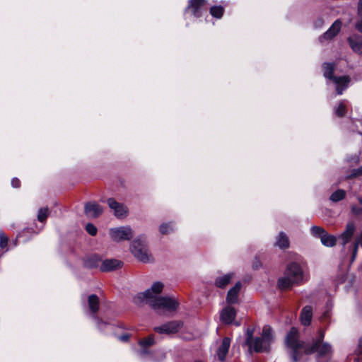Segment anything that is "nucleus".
<instances>
[{"label": "nucleus", "instance_id": "obj_1", "mask_svg": "<svg viewBox=\"0 0 362 362\" xmlns=\"http://www.w3.org/2000/svg\"><path fill=\"white\" fill-rule=\"evenodd\" d=\"M323 337L324 334L320 331L317 339L306 344L299 340L297 329L292 327L286 336V343L293 361L298 362L304 354L316 353L317 362H320L321 359L327 362L332 354V347L329 344L322 341Z\"/></svg>", "mask_w": 362, "mask_h": 362}, {"label": "nucleus", "instance_id": "obj_2", "mask_svg": "<svg viewBox=\"0 0 362 362\" xmlns=\"http://www.w3.org/2000/svg\"><path fill=\"white\" fill-rule=\"evenodd\" d=\"M164 285L160 281L152 284L150 288L139 293L134 299L135 303L145 302L154 310H162L172 312L177 310L179 303L173 297L160 296Z\"/></svg>", "mask_w": 362, "mask_h": 362}, {"label": "nucleus", "instance_id": "obj_3", "mask_svg": "<svg viewBox=\"0 0 362 362\" xmlns=\"http://www.w3.org/2000/svg\"><path fill=\"white\" fill-rule=\"evenodd\" d=\"M254 328L249 327L246 330V339L245 344L248 346L250 351L265 352L269 351L272 341V331L269 326H264L262 336L253 338Z\"/></svg>", "mask_w": 362, "mask_h": 362}, {"label": "nucleus", "instance_id": "obj_4", "mask_svg": "<svg viewBox=\"0 0 362 362\" xmlns=\"http://www.w3.org/2000/svg\"><path fill=\"white\" fill-rule=\"evenodd\" d=\"M303 280V270L296 262L289 264L284 272V274L278 281L280 289L286 290L294 285L300 284Z\"/></svg>", "mask_w": 362, "mask_h": 362}, {"label": "nucleus", "instance_id": "obj_5", "mask_svg": "<svg viewBox=\"0 0 362 362\" xmlns=\"http://www.w3.org/2000/svg\"><path fill=\"white\" fill-rule=\"evenodd\" d=\"M324 76L326 78L331 80L336 85V90L338 95H341L343 91L347 88L350 83V78L349 76H334L333 71L334 65L330 63H326L323 65Z\"/></svg>", "mask_w": 362, "mask_h": 362}, {"label": "nucleus", "instance_id": "obj_6", "mask_svg": "<svg viewBox=\"0 0 362 362\" xmlns=\"http://www.w3.org/2000/svg\"><path fill=\"white\" fill-rule=\"evenodd\" d=\"M132 255L140 262L146 263L153 261L151 254L149 252L145 240L137 238L134 240L130 247Z\"/></svg>", "mask_w": 362, "mask_h": 362}, {"label": "nucleus", "instance_id": "obj_7", "mask_svg": "<svg viewBox=\"0 0 362 362\" xmlns=\"http://www.w3.org/2000/svg\"><path fill=\"white\" fill-rule=\"evenodd\" d=\"M109 235L112 240L121 242L130 240L134 236V231L129 226L115 227L109 230Z\"/></svg>", "mask_w": 362, "mask_h": 362}, {"label": "nucleus", "instance_id": "obj_8", "mask_svg": "<svg viewBox=\"0 0 362 362\" xmlns=\"http://www.w3.org/2000/svg\"><path fill=\"white\" fill-rule=\"evenodd\" d=\"M310 232L313 236L320 238L323 245L326 247H333L335 245L337 242L336 237L328 234L324 228L313 226L310 228Z\"/></svg>", "mask_w": 362, "mask_h": 362}, {"label": "nucleus", "instance_id": "obj_9", "mask_svg": "<svg viewBox=\"0 0 362 362\" xmlns=\"http://www.w3.org/2000/svg\"><path fill=\"white\" fill-rule=\"evenodd\" d=\"M107 204L117 218H124L128 215V208L124 204L117 202L115 199H107Z\"/></svg>", "mask_w": 362, "mask_h": 362}, {"label": "nucleus", "instance_id": "obj_10", "mask_svg": "<svg viewBox=\"0 0 362 362\" xmlns=\"http://www.w3.org/2000/svg\"><path fill=\"white\" fill-rule=\"evenodd\" d=\"M182 325L183 324L180 321H172L161 326L156 327L154 329L156 332L160 334H174L177 332Z\"/></svg>", "mask_w": 362, "mask_h": 362}, {"label": "nucleus", "instance_id": "obj_11", "mask_svg": "<svg viewBox=\"0 0 362 362\" xmlns=\"http://www.w3.org/2000/svg\"><path fill=\"white\" fill-rule=\"evenodd\" d=\"M122 266V262L116 259H107L102 262L100 269L107 272L116 270Z\"/></svg>", "mask_w": 362, "mask_h": 362}, {"label": "nucleus", "instance_id": "obj_12", "mask_svg": "<svg viewBox=\"0 0 362 362\" xmlns=\"http://www.w3.org/2000/svg\"><path fill=\"white\" fill-rule=\"evenodd\" d=\"M103 212V208L97 203L90 202L85 205V214L89 218L98 217Z\"/></svg>", "mask_w": 362, "mask_h": 362}, {"label": "nucleus", "instance_id": "obj_13", "mask_svg": "<svg viewBox=\"0 0 362 362\" xmlns=\"http://www.w3.org/2000/svg\"><path fill=\"white\" fill-rule=\"evenodd\" d=\"M236 311L234 308L227 306L221 312V320L225 324H230L235 320Z\"/></svg>", "mask_w": 362, "mask_h": 362}, {"label": "nucleus", "instance_id": "obj_14", "mask_svg": "<svg viewBox=\"0 0 362 362\" xmlns=\"http://www.w3.org/2000/svg\"><path fill=\"white\" fill-rule=\"evenodd\" d=\"M341 27V23L339 20H337L329 28V30L320 37V41L323 42L324 40H330L333 38L339 32Z\"/></svg>", "mask_w": 362, "mask_h": 362}, {"label": "nucleus", "instance_id": "obj_15", "mask_svg": "<svg viewBox=\"0 0 362 362\" xmlns=\"http://www.w3.org/2000/svg\"><path fill=\"white\" fill-rule=\"evenodd\" d=\"M242 284L238 281L235 285L228 291L226 301L228 304H233L238 302V296L240 291Z\"/></svg>", "mask_w": 362, "mask_h": 362}, {"label": "nucleus", "instance_id": "obj_16", "mask_svg": "<svg viewBox=\"0 0 362 362\" xmlns=\"http://www.w3.org/2000/svg\"><path fill=\"white\" fill-rule=\"evenodd\" d=\"M348 42L352 50L362 55V38L357 35H353L348 38Z\"/></svg>", "mask_w": 362, "mask_h": 362}, {"label": "nucleus", "instance_id": "obj_17", "mask_svg": "<svg viewBox=\"0 0 362 362\" xmlns=\"http://www.w3.org/2000/svg\"><path fill=\"white\" fill-rule=\"evenodd\" d=\"M355 230V226L353 223H347L346 230L341 234L339 238L341 240L342 245H346L351 239Z\"/></svg>", "mask_w": 362, "mask_h": 362}, {"label": "nucleus", "instance_id": "obj_18", "mask_svg": "<svg viewBox=\"0 0 362 362\" xmlns=\"http://www.w3.org/2000/svg\"><path fill=\"white\" fill-rule=\"evenodd\" d=\"M205 0H189V6L186 9V11H190L196 17L200 16L199 11L202 6L204 5Z\"/></svg>", "mask_w": 362, "mask_h": 362}, {"label": "nucleus", "instance_id": "obj_19", "mask_svg": "<svg viewBox=\"0 0 362 362\" xmlns=\"http://www.w3.org/2000/svg\"><path fill=\"white\" fill-rule=\"evenodd\" d=\"M230 339L228 337H225L221 346H219L217 352L218 357L220 361H224L230 347Z\"/></svg>", "mask_w": 362, "mask_h": 362}, {"label": "nucleus", "instance_id": "obj_20", "mask_svg": "<svg viewBox=\"0 0 362 362\" xmlns=\"http://www.w3.org/2000/svg\"><path fill=\"white\" fill-rule=\"evenodd\" d=\"M313 317V309L310 305L305 306L300 313V320L303 325L307 326L311 322Z\"/></svg>", "mask_w": 362, "mask_h": 362}, {"label": "nucleus", "instance_id": "obj_21", "mask_svg": "<svg viewBox=\"0 0 362 362\" xmlns=\"http://www.w3.org/2000/svg\"><path fill=\"white\" fill-rule=\"evenodd\" d=\"M234 276L235 274L233 273H228L217 277L215 281L216 286L219 288L226 287L234 278Z\"/></svg>", "mask_w": 362, "mask_h": 362}, {"label": "nucleus", "instance_id": "obj_22", "mask_svg": "<svg viewBox=\"0 0 362 362\" xmlns=\"http://www.w3.org/2000/svg\"><path fill=\"white\" fill-rule=\"evenodd\" d=\"M290 242L288 237L284 232H280L276 237V245L281 249L288 248Z\"/></svg>", "mask_w": 362, "mask_h": 362}, {"label": "nucleus", "instance_id": "obj_23", "mask_svg": "<svg viewBox=\"0 0 362 362\" xmlns=\"http://www.w3.org/2000/svg\"><path fill=\"white\" fill-rule=\"evenodd\" d=\"M88 303L89 309L91 310L92 313H95L99 310V298L98 297L95 295L92 294L89 296L88 298Z\"/></svg>", "mask_w": 362, "mask_h": 362}, {"label": "nucleus", "instance_id": "obj_24", "mask_svg": "<svg viewBox=\"0 0 362 362\" xmlns=\"http://www.w3.org/2000/svg\"><path fill=\"white\" fill-rule=\"evenodd\" d=\"M334 114L338 117H343L346 112V104L345 101H341L334 108Z\"/></svg>", "mask_w": 362, "mask_h": 362}, {"label": "nucleus", "instance_id": "obj_25", "mask_svg": "<svg viewBox=\"0 0 362 362\" xmlns=\"http://www.w3.org/2000/svg\"><path fill=\"white\" fill-rule=\"evenodd\" d=\"M346 196V192L343 189H338L333 192L330 195V200L334 202H337L340 200H342Z\"/></svg>", "mask_w": 362, "mask_h": 362}, {"label": "nucleus", "instance_id": "obj_26", "mask_svg": "<svg viewBox=\"0 0 362 362\" xmlns=\"http://www.w3.org/2000/svg\"><path fill=\"white\" fill-rule=\"evenodd\" d=\"M224 11L223 7L221 6H214L210 8V13L215 18H221Z\"/></svg>", "mask_w": 362, "mask_h": 362}, {"label": "nucleus", "instance_id": "obj_27", "mask_svg": "<svg viewBox=\"0 0 362 362\" xmlns=\"http://www.w3.org/2000/svg\"><path fill=\"white\" fill-rule=\"evenodd\" d=\"M49 213L48 208H41L38 211L37 219L40 222H44Z\"/></svg>", "mask_w": 362, "mask_h": 362}, {"label": "nucleus", "instance_id": "obj_28", "mask_svg": "<svg viewBox=\"0 0 362 362\" xmlns=\"http://www.w3.org/2000/svg\"><path fill=\"white\" fill-rule=\"evenodd\" d=\"M173 230V226L170 223H162L159 227V231L161 234L165 235Z\"/></svg>", "mask_w": 362, "mask_h": 362}, {"label": "nucleus", "instance_id": "obj_29", "mask_svg": "<svg viewBox=\"0 0 362 362\" xmlns=\"http://www.w3.org/2000/svg\"><path fill=\"white\" fill-rule=\"evenodd\" d=\"M153 343H154V339L152 336H150L148 338L144 339L139 341V344L141 345V346H143V347L151 346V345L153 344Z\"/></svg>", "mask_w": 362, "mask_h": 362}, {"label": "nucleus", "instance_id": "obj_30", "mask_svg": "<svg viewBox=\"0 0 362 362\" xmlns=\"http://www.w3.org/2000/svg\"><path fill=\"white\" fill-rule=\"evenodd\" d=\"M86 229L90 235H95L97 233V228L92 223H88L86 225Z\"/></svg>", "mask_w": 362, "mask_h": 362}, {"label": "nucleus", "instance_id": "obj_31", "mask_svg": "<svg viewBox=\"0 0 362 362\" xmlns=\"http://www.w3.org/2000/svg\"><path fill=\"white\" fill-rule=\"evenodd\" d=\"M8 244V238L4 233H0V247L5 248Z\"/></svg>", "mask_w": 362, "mask_h": 362}, {"label": "nucleus", "instance_id": "obj_32", "mask_svg": "<svg viewBox=\"0 0 362 362\" xmlns=\"http://www.w3.org/2000/svg\"><path fill=\"white\" fill-rule=\"evenodd\" d=\"M354 246H356V247H358L359 246L362 247V231L361 235L356 238Z\"/></svg>", "mask_w": 362, "mask_h": 362}, {"label": "nucleus", "instance_id": "obj_33", "mask_svg": "<svg viewBox=\"0 0 362 362\" xmlns=\"http://www.w3.org/2000/svg\"><path fill=\"white\" fill-rule=\"evenodd\" d=\"M351 209H352V211L355 214L362 216V208L361 207H358V206H352Z\"/></svg>", "mask_w": 362, "mask_h": 362}, {"label": "nucleus", "instance_id": "obj_34", "mask_svg": "<svg viewBox=\"0 0 362 362\" xmlns=\"http://www.w3.org/2000/svg\"><path fill=\"white\" fill-rule=\"evenodd\" d=\"M359 15H360V18H359L358 23H356V28L359 32L362 33V13H361Z\"/></svg>", "mask_w": 362, "mask_h": 362}, {"label": "nucleus", "instance_id": "obj_35", "mask_svg": "<svg viewBox=\"0 0 362 362\" xmlns=\"http://www.w3.org/2000/svg\"><path fill=\"white\" fill-rule=\"evenodd\" d=\"M20 180L17 178H13L11 180V185L15 187V188H18L20 187Z\"/></svg>", "mask_w": 362, "mask_h": 362}, {"label": "nucleus", "instance_id": "obj_36", "mask_svg": "<svg viewBox=\"0 0 362 362\" xmlns=\"http://www.w3.org/2000/svg\"><path fill=\"white\" fill-rule=\"evenodd\" d=\"M357 250H358V247H356V246H354V249H353V252H352V256H351V262H353L355 259H356V254H357Z\"/></svg>", "mask_w": 362, "mask_h": 362}, {"label": "nucleus", "instance_id": "obj_37", "mask_svg": "<svg viewBox=\"0 0 362 362\" xmlns=\"http://www.w3.org/2000/svg\"><path fill=\"white\" fill-rule=\"evenodd\" d=\"M362 175V166L358 169L356 170L354 173L352 174V176H357Z\"/></svg>", "mask_w": 362, "mask_h": 362}, {"label": "nucleus", "instance_id": "obj_38", "mask_svg": "<svg viewBox=\"0 0 362 362\" xmlns=\"http://www.w3.org/2000/svg\"><path fill=\"white\" fill-rule=\"evenodd\" d=\"M358 13H362V0H358Z\"/></svg>", "mask_w": 362, "mask_h": 362}, {"label": "nucleus", "instance_id": "obj_39", "mask_svg": "<svg viewBox=\"0 0 362 362\" xmlns=\"http://www.w3.org/2000/svg\"><path fill=\"white\" fill-rule=\"evenodd\" d=\"M129 337L128 335H124L120 337V339L122 341H127Z\"/></svg>", "mask_w": 362, "mask_h": 362}, {"label": "nucleus", "instance_id": "obj_40", "mask_svg": "<svg viewBox=\"0 0 362 362\" xmlns=\"http://www.w3.org/2000/svg\"><path fill=\"white\" fill-rule=\"evenodd\" d=\"M362 341H360V350H361Z\"/></svg>", "mask_w": 362, "mask_h": 362}, {"label": "nucleus", "instance_id": "obj_41", "mask_svg": "<svg viewBox=\"0 0 362 362\" xmlns=\"http://www.w3.org/2000/svg\"><path fill=\"white\" fill-rule=\"evenodd\" d=\"M358 200H359L360 203H361V204H362V199H361V198H360Z\"/></svg>", "mask_w": 362, "mask_h": 362}, {"label": "nucleus", "instance_id": "obj_42", "mask_svg": "<svg viewBox=\"0 0 362 362\" xmlns=\"http://www.w3.org/2000/svg\"><path fill=\"white\" fill-rule=\"evenodd\" d=\"M360 352L362 354V345H361V350H360Z\"/></svg>", "mask_w": 362, "mask_h": 362}]
</instances>
